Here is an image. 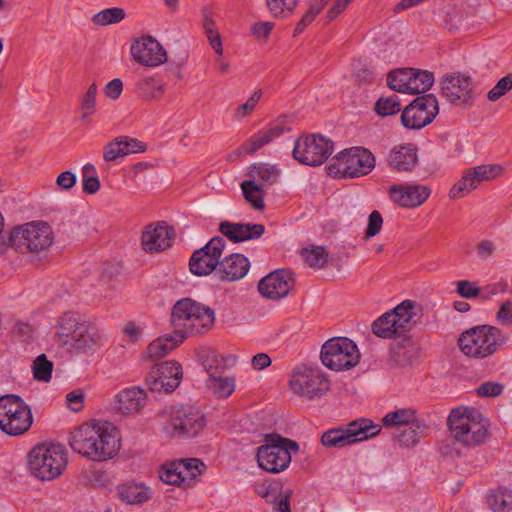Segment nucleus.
Masks as SVG:
<instances>
[{
	"instance_id": "1",
	"label": "nucleus",
	"mask_w": 512,
	"mask_h": 512,
	"mask_svg": "<svg viewBox=\"0 0 512 512\" xmlns=\"http://www.w3.org/2000/svg\"><path fill=\"white\" fill-rule=\"evenodd\" d=\"M72 450L91 461L112 459L120 450L118 429L110 422L92 420L76 427L70 434Z\"/></svg>"
},
{
	"instance_id": "2",
	"label": "nucleus",
	"mask_w": 512,
	"mask_h": 512,
	"mask_svg": "<svg viewBox=\"0 0 512 512\" xmlns=\"http://www.w3.org/2000/svg\"><path fill=\"white\" fill-rule=\"evenodd\" d=\"M57 341L70 352L92 355L105 342L99 326L74 312L63 313L56 324Z\"/></svg>"
},
{
	"instance_id": "3",
	"label": "nucleus",
	"mask_w": 512,
	"mask_h": 512,
	"mask_svg": "<svg viewBox=\"0 0 512 512\" xmlns=\"http://www.w3.org/2000/svg\"><path fill=\"white\" fill-rule=\"evenodd\" d=\"M447 425L453 438L465 447L479 446L488 435V424L483 414L475 408L452 409L447 419Z\"/></svg>"
},
{
	"instance_id": "4",
	"label": "nucleus",
	"mask_w": 512,
	"mask_h": 512,
	"mask_svg": "<svg viewBox=\"0 0 512 512\" xmlns=\"http://www.w3.org/2000/svg\"><path fill=\"white\" fill-rule=\"evenodd\" d=\"M507 339L508 336L500 328L482 324L463 331L458 339V346L467 357L485 359L495 354Z\"/></svg>"
},
{
	"instance_id": "5",
	"label": "nucleus",
	"mask_w": 512,
	"mask_h": 512,
	"mask_svg": "<svg viewBox=\"0 0 512 512\" xmlns=\"http://www.w3.org/2000/svg\"><path fill=\"white\" fill-rule=\"evenodd\" d=\"M162 415L168 416L163 429L172 438H196L207 425L206 415L194 405H170Z\"/></svg>"
},
{
	"instance_id": "6",
	"label": "nucleus",
	"mask_w": 512,
	"mask_h": 512,
	"mask_svg": "<svg viewBox=\"0 0 512 512\" xmlns=\"http://www.w3.org/2000/svg\"><path fill=\"white\" fill-rule=\"evenodd\" d=\"M299 451V444L276 433L265 435V444L257 448L258 466L272 474L284 471L291 463V453Z\"/></svg>"
},
{
	"instance_id": "7",
	"label": "nucleus",
	"mask_w": 512,
	"mask_h": 512,
	"mask_svg": "<svg viewBox=\"0 0 512 512\" xmlns=\"http://www.w3.org/2000/svg\"><path fill=\"white\" fill-rule=\"evenodd\" d=\"M66 466L65 449L58 444H38L28 454L29 471L41 481L59 477Z\"/></svg>"
},
{
	"instance_id": "8",
	"label": "nucleus",
	"mask_w": 512,
	"mask_h": 512,
	"mask_svg": "<svg viewBox=\"0 0 512 512\" xmlns=\"http://www.w3.org/2000/svg\"><path fill=\"white\" fill-rule=\"evenodd\" d=\"M8 240L20 253L40 254L53 245L54 232L47 222L32 221L15 227Z\"/></svg>"
},
{
	"instance_id": "9",
	"label": "nucleus",
	"mask_w": 512,
	"mask_h": 512,
	"mask_svg": "<svg viewBox=\"0 0 512 512\" xmlns=\"http://www.w3.org/2000/svg\"><path fill=\"white\" fill-rule=\"evenodd\" d=\"M415 307L414 301L404 300L377 318L372 323V332L384 339H398L408 334L415 324L413 321Z\"/></svg>"
},
{
	"instance_id": "10",
	"label": "nucleus",
	"mask_w": 512,
	"mask_h": 512,
	"mask_svg": "<svg viewBox=\"0 0 512 512\" xmlns=\"http://www.w3.org/2000/svg\"><path fill=\"white\" fill-rule=\"evenodd\" d=\"M382 427L372 420L361 418L351 421L346 426L331 428L324 431L320 443L328 449L344 448L378 435Z\"/></svg>"
},
{
	"instance_id": "11",
	"label": "nucleus",
	"mask_w": 512,
	"mask_h": 512,
	"mask_svg": "<svg viewBox=\"0 0 512 512\" xmlns=\"http://www.w3.org/2000/svg\"><path fill=\"white\" fill-rule=\"evenodd\" d=\"M30 406L19 396L7 394L0 397V429L10 436H20L32 426Z\"/></svg>"
},
{
	"instance_id": "12",
	"label": "nucleus",
	"mask_w": 512,
	"mask_h": 512,
	"mask_svg": "<svg viewBox=\"0 0 512 512\" xmlns=\"http://www.w3.org/2000/svg\"><path fill=\"white\" fill-rule=\"evenodd\" d=\"M335 158L338 163H331L327 166L328 174L335 176L341 174L342 178H359L368 175L376 164L373 153L361 146L346 148Z\"/></svg>"
},
{
	"instance_id": "13",
	"label": "nucleus",
	"mask_w": 512,
	"mask_h": 512,
	"mask_svg": "<svg viewBox=\"0 0 512 512\" xmlns=\"http://www.w3.org/2000/svg\"><path fill=\"white\" fill-rule=\"evenodd\" d=\"M215 322V313L212 308L204 304L194 309L189 321L184 323L183 329H177L176 332L165 333L162 335V358L178 347L190 336L202 335L210 331Z\"/></svg>"
},
{
	"instance_id": "14",
	"label": "nucleus",
	"mask_w": 512,
	"mask_h": 512,
	"mask_svg": "<svg viewBox=\"0 0 512 512\" xmlns=\"http://www.w3.org/2000/svg\"><path fill=\"white\" fill-rule=\"evenodd\" d=\"M322 364L335 371L349 370L359 363L357 345L347 337H334L327 340L320 353Z\"/></svg>"
},
{
	"instance_id": "15",
	"label": "nucleus",
	"mask_w": 512,
	"mask_h": 512,
	"mask_svg": "<svg viewBox=\"0 0 512 512\" xmlns=\"http://www.w3.org/2000/svg\"><path fill=\"white\" fill-rule=\"evenodd\" d=\"M333 146V141L321 134L305 135L295 141L292 156L301 164L319 166L332 154Z\"/></svg>"
},
{
	"instance_id": "16",
	"label": "nucleus",
	"mask_w": 512,
	"mask_h": 512,
	"mask_svg": "<svg viewBox=\"0 0 512 512\" xmlns=\"http://www.w3.org/2000/svg\"><path fill=\"white\" fill-rule=\"evenodd\" d=\"M439 113L438 99L427 93L417 96L401 113L402 125L411 130H419L432 123Z\"/></svg>"
},
{
	"instance_id": "17",
	"label": "nucleus",
	"mask_w": 512,
	"mask_h": 512,
	"mask_svg": "<svg viewBox=\"0 0 512 512\" xmlns=\"http://www.w3.org/2000/svg\"><path fill=\"white\" fill-rule=\"evenodd\" d=\"M290 387L294 393L315 399L327 393L330 381L319 368L303 365L293 373Z\"/></svg>"
},
{
	"instance_id": "18",
	"label": "nucleus",
	"mask_w": 512,
	"mask_h": 512,
	"mask_svg": "<svg viewBox=\"0 0 512 512\" xmlns=\"http://www.w3.org/2000/svg\"><path fill=\"white\" fill-rule=\"evenodd\" d=\"M226 246L221 236L212 237L203 247L195 250L189 260V269L196 276H206L211 273L215 276L219 259Z\"/></svg>"
},
{
	"instance_id": "19",
	"label": "nucleus",
	"mask_w": 512,
	"mask_h": 512,
	"mask_svg": "<svg viewBox=\"0 0 512 512\" xmlns=\"http://www.w3.org/2000/svg\"><path fill=\"white\" fill-rule=\"evenodd\" d=\"M206 470L204 462L198 458H186L162 464V482L169 485H184L194 480Z\"/></svg>"
},
{
	"instance_id": "20",
	"label": "nucleus",
	"mask_w": 512,
	"mask_h": 512,
	"mask_svg": "<svg viewBox=\"0 0 512 512\" xmlns=\"http://www.w3.org/2000/svg\"><path fill=\"white\" fill-rule=\"evenodd\" d=\"M441 90L452 105H473L472 79L468 75L458 72L445 75L441 81Z\"/></svg>"
},
{
	"instance_id": "21",
	"label": "nucleus",
	"mask_w": 512,
	"mask_h": 512,
	"mask_svg": "<svg viewBox=\"0 0 512 512\" xmlns=\"http://www.w3.org/2000/svg\"><path fill=\"white\" fill-rule=\"evenodd\" d=\"M503 169L498 164L479 165L468 169L450 189L449 197L459 199L475 189L479 182L499 176Z\"/></svg>"
},
{
	"instance_id": "22",
	"label": "nucleus",
	"mask_w": 512,
	"mask_h": 512,
	"mask_svg": "<svg viewBox=\"0 0 512 512\" xmlns=\"http://www.w3.org/2000/svg\"><path fill=\"white\" fill-rule=\"evenodd\" d=\"M294 285V273L289 269H278L259 281L258 291L267 299L279 300L286 297Z\"/></svg>"
},
{
	"instance_id": "23",
	"label": "nucleus",
	"mask_w": 512,
	"mask_h": 512,
	"mask_svg": "<svg viewBox=\"0 0 512 512\" xmlns=\"http://www.w3.org/2000/svg\"><path fill=\"white\" fill-rule=\"evenodd\" d=\"M290 131L291 127L289 122L286 117L281 116L243 142L239 146L238 152L239 154L252 155L265 145Z\"/></svg>"
},
{
	"instance_id": "24",
	"label": "nucleus",
	"mask_w": 512,
	"mask_h": 512,
	"mask_svg": "<svg viewBox=\"0 0 512 512\" xmlns=\"http://www.w3.org/2000/svg\"><path fill=\"white\" fill-rule=\"evenodd\" d=\"M391 201L403 208H415L422 205L430 196L429 187L419 184H394L389 188Z\"/></svg>"
},
{
	"instance_id": "25",
	"label": "nucleus",
	"mask_w": 512,
	"mask_h": 512,
	"mask_svg": "<svg viewBox=\"0 0 512 512\" xmlns=\"http://www.w3.org/2000/svg\"><path fill=\"white\" fill-rule=\"evenodd\" d=\"M219 232L232 243H241L260 238L265 232V226L259 223H234L221 221Z\"/></svg>"
},
{
	"instance_id": "26",
	"label": "nucleus",
	"mask_w": 512,
	"mask_h": 512,
	"mask_svg": "<svg viewBox=\"0 0 512 512\" xmlns=\"http://www.w3.org/2000/svg\"><path fill=\"white\" fill-rule=\"evenodd\" d=\"M130 54L138 64H160V42L150 35L134 37L130 44Z\"/></svg>"
},
{
	"instance_id": "27",
	"label": "nucleus",
	"mask_w": 512,
	"mask_h": 512,
	"mask_svg": "<svg viewBox=\"0 0 512 512\" xmlns=\"http://www.w3.org/2000/svg\"><path fill=\"white\" fill-rule=\"evenodd\" d=\"M250 268L249 259L240 253H233L219 260L215 278L219 281H236L242 279Z\"/></svg>"
},
{
	"instance_id": "28",
	"label": "nucleus",
	"mask_w": 512,
	"mask_h": 512,
	"mask_svg": "<svg viewBox=\"0 0 512 512\" xmlns=\"http://www.w3.org/2000/svg\"><path fill=\"white\" fill-rule=\"evenodd\" d=\"M117 408L124 415H135L147 405V392L139 386L121 390L117 396Z\"/></svg>"
},
{
	"instance_id": "29",
	"label": "nucleus",
	"mask_w": 512,
	"mask_h": 512,
	"mask_svg": "<svg viewBox=\"0 0 512 512\" xmlns=\"http://www.w3.org/2000/svg\"><path fill=\"white\" fill-rule=\"evenodd\" d=\"M418 358V348L411 336L405 334L390 348L389 363L392 366L412 365Z\"/></svg>"
},
{
	"instance_id": "30",
	"label": "nucleus",
	"mask_w": 512,
	"mask_h": 512,
	"mask_svg": "<svg viewBox=\"0 0 512 512\" xmlns=\"http://www.w3.org/2000/svg\"><path fill=\"white\" fill-rule=\"evenodd\" d=\"M417 162V147L413 144L395 146L388 157L389 166L397 171H412Z\"/></svg>"
},
{
	"instance_id": "31",
	"label": "nucleus",
	"mask_w": 512,
	"mask_h": 512,
	"mask_svg": "<svg viewBox=\"0 0 512 512\" xmlns=\"http://www.w3.org/2000/svg\"><path fill=\"white\" fill-rule=\"evenodd\" d=\"M142 360L151 362V370L146 376V385L149 390L154 392L159 390L158 382L160 380V337L154 339L142 353Z\"/></svg>"
},
{
	"instance_id": "32",
	"label": "nucleus",
	"mask_w": 512,
	"mask_h": 512,
	"mask_svg": "<svg viewBox=\"0 0 512 512\" xmlns=\"http://www.w3.org/2000/svg\"><path fill=\"white\" fill-rule=\"evenodd\" d=\"M282 483L275 481L266 487L261 496L267 503L274 504L272 512H291L290 500L293 495L291 489L282 490Z\"/></svg>"
},
{
	"instance_id": "33",
	"label": "nucleus",
	"mask_w": 512,
	"mask_h": 512,
	"mask_svg": "<svg viewBox=\"0 0 512 512\" xmlns=\"http://www.w3.org/2000/svg\"><path fill=\"white\" fill-rule=\"evenodd\" d=\"M183 379V369L176 360L162 361V390L166 393L175 391Z\"/></svg>"
},
{
	"instance_id": "34",
	"label": "nucleus",
	"mask_w": 512,
	"mask_h": 512,
	"mask_svg": "<svg viewBox=\"0 0 512 512\" xmlns=\"http://www.w3.org/2000/svg\"><path fill=\"white\" fill-rule=\"evenodd\" d=\"M197 358L211 378L214 375L223 374L227 364L226 359L216 350L205 348L197 352Z\"/></svg>"
},
{
	"instance_id": "35",
	"label": "nucleus",
	"mask_w": 512,
	"mask_h": 512,
	"mask_svg": "<svg viewBox=\"0 0 512 512\" xmlns=\"http://www.w3.org/2000/svg\"><path fill=\"white\" fill-rule=\"evenodd\" d=\"M198 305V302L190 298H183L175 303L170 316V325L174 328L173 332L184 328V323L189 321Z\"/></svg>"
},
{
	"instance_id": "36",
	"label": "nucleus",
	"mask_w": 512,
	"mask_h": 512,
	"mask_svg": "<svg viewBox=\"0 0 512 512\" xmlns=\"http://www.w3.org/2000/svg\"><path fill=\"white\" fill-rule=\"evenodd\" d=\"M413 69L411 66H401L390 71L387 76L388 86L394 91L410 94L411 85L415 83L412 80Z\"/></svg>"
},
{
	"instance_id": "37",
	"label": "nucleus",
	"mask_w": 512,
	"mask_h": 512,
	"mask_svg": "<svg viewBox=\"0 0 512 512\" xmlns=\"http://www.w3.org/2000/svg\"><path fill=\"white\" fill-rule=\"evenodd\" d=\"M117 494L127 504L143 503L149 499V489L142 483H123L117 487Z\"/></svg>"
},
{
	"instance_id": "38",
	"label": "nucleus",
	"mask_w": 512,
	"mask_h": 512,
	"mask_svg": "<svg viewBox=\"0 0 512 512\" xmlns=\"http://www.w3.org/2000/svg\"><path fill=\"white\" fill-rule=\"evenodd\" d=\"M404 428L396 435V439L400 446L405 448L414 447L424 437L427 426L420 422L415 421Z\"/></svg>"
},
{
	"instance_id": "39",
	"label": "nucleus",
	"mask_w": 512,
	"mask_h": 512,
	"mask_svg": "<svg viewBox=\"0 0 512 512\" xmlns=\"http://www.w3.org/2000/svg\"><path fill=\"white\" fill-rule=\"evenodd\" d=\"M244 199L255 210H263L265 208L264 195L265 191L262 184H258L255 180H244L240 184Z\"/></svg>"
},
{
	"instance_id": "40",
	"label": "nucleus",
	"mask_w": 512,
	"mask_h": 512,
	"mask_svg": "<svg viewBox=\"0 0 512 512\" xmlns=\"http://www.w3.org/2000/svg\"><path fill=\"white\" fill-rule=\"evenodd\" d=\"M487 503L493 512H511L512 491L506 487L492 490L488 495Z\"/></svg>"
},
{
	"instance_id": "41",
	"label": "nucleus",
	"mask_w": 512,
	"mask_h": 512,
	"mask_svg": "<svg viewBox=\"0 0 512 512\" xmlns=\"http://www.w3.org/2000/svg\"><path fill=\"white\" fill-rule=\"evenodd\" d=\"M417 421L416 411L412 408H401L386 414L382 423L385 427L407 426Z\"/></svg>"
},
{
	"instance_id": "42",
	"label": "nucleus",
	"mask_w": 512,
	"mask_h": 512,
	"mask_svg": "<svg viewBox=\"0 0 512 512\" xmlns=\"http://www.w3.org/2000/svg\"><path fill=\"white\" fill-rule=\"evenodd\" d=\"M160 221L152 222L145 226L142 237L141 245L147 253H157L160 251Z\"/></svg>"
},
{
	"instance_id": "43",
	"label": "nucleus",
	"mask_w": 512,
	"mask_h": 512,
	"mask_svg": "<svg viewBox=\"0 0 512 512\" xmlns=\"http://www.w3.org/2000/svg\"><path fill=\"white\" fill-rule=\"evenodd\" d=\"M126 17V12L121 7H110L95 13L91 22L96 26H108L118 24Z\"/></svg>"
},
{
	"instance_id": "44",
	"label": "nucleus",
	"mask_w": 512,
	"mask_h": 512,
	"mask_svg": "<svg viewBox=\"0 0 512 512\" xmlns=\"http://www.w3.org/2000/svg\"><path fill=\"white\" fill-rule=\"evenodd\" d=\"M280 175V171L273 165L268 164H253L248 172V176L258 178L262 185H273L277 182Z\"/></svg>"
},
{
	"instance_id": "45",
	"label": "nucleus",
	"mask_w": 512,
	"mask_h": 512,
	"mask_svg": "<svg viewBox=\"0 0 512 512\" xmlns=\"http://www.w3.org/2000/svg\"><path fill=\"white\" fill-rule=\"evenodd\" d=\"M207 386L218 398H227L235 390V378L223 377L222 374L214 375L208 379Z\"/></svg>"
},
{
	"instance_id": "46",
	"label": "nucleus",
	"mask_w": 512,
	"mask_h": 512,
	"mask_svg": "<svg viewBox=\"0 0 512 512\" xmlns=\"http://www.w3.org/2000/svg\"><path fill=\"white\" fill-rule=\"evenodd\" d=\"M302 256L311 268H323L327 262L329 254L323 246H312L311 248H303Z\"/></svg>"
},
{
	"instance_id": "47",
	"label": "nucleus",
	"mask_w": 512,
	"mask_h": 512,
	"mask_svg": "<svg viewBox=\"0 0 512 512\" xmlns=\"http://www.w3.org/2000/svg\"><path fill=\"white\" fill-rule=\"evenodd\" d=\"M412 80L415 83L411 85L410 94H420L429 90L434 83V75L432 72L421 69H413Z\"/></svg>"
},
{
	"instance_id": "48",
	"label": "nucleus",
	"mask_w": 512,
	"mask_h": 512,
	"mask_svg": "<svg viewBox=\"0 0 512 512\" xmlns=\"http://www.w3.org/2000/svg\"><path fill=\"white\" fill-rule=\"evenodd\" d=\"M32 370L35 380L49 382L52 378L53 363L47 359L45 354H41L33 361Z\"/></svg>"
},
{
	"instance_id": "49",
	"label": "nucleus",
	"mask_w": 512,
	"mask_h": 512,
	"mask_svg": "<svg viewBox=\"0 0 512 512\" xmlns=\"http://www.w3.org/2000/svg\"><path fill=\"white\" fill-rule=\"evenodd\" d=\"M375 112L381 117L395 115L401 111V104L396 95L380 97L375 103Z\"/></svg>"
},
{
	"instance_id": "50",
	"label": "nucleus",
	"mask_w": 512,
	"mask_h": 512,
	"mask_svg": "<svg viewBox=\"0 0 512 512\" xmlns=\"http://www.w3.org/2000/svg\"><path fill=\"white\" fill-rule=\"evenodd\" d=\"M326 2L324 0H315L311 3L308 11L302 16L300 21L297 23L294 35L302 33L307 26H309L316 18V16L323 10Z\"/></svg>"
},
{
	"instance_id": "51",
	"label": "nucleus",
	"mask_w": 512,
	"mask_h": 512,
	"mask_svg": "<svg viewBox=\"0 0 512 512\" xmlns=\"http://www.w3.org/2000/svg\"><path fill=\"white\" fill-rule=\"evenodd\" d=\"M125 157L121 141L118 137L108 142L103 148V159L108 163L120 164Z\"/></svg>"
},
{
	"instance_id": "52",
	"label": "nucleus",
	"mask_w": 512,
	"mask_h": 512,
	"mask_svg": "<svg viewBox=\"0 0 512 512\" xmlns=\"http://www.w3.org/2000/svg\"><path fill=\"white\" fill-rule=\"evenodd\" d=\"M299 0H266L267 8L273 17H282L294 11Z\"/></svg>"
},
{
	"instance_id": "53",
	"label": "nucleus",
	"mask_w": 512,
	"mask_h": 512,
	"mask_svg": "<svg viewBox=\"0 0 512 512\" xmlns=\"http://www.w3.org/2000/svg\"><path fill=\"white\" fill-rule=\"evenodd\" d=\"M203 28L213 50L217 54H222V41L220 34L216 29L215 22L210 17L205 16L203 20Z\"/></svg>"
},
{
	"instance_id": "54",
	"label": "nucleus",
	"mask_w": 512,
	"mask_h": 512,
	"mask_svg": "<svg viewBox=\"0 0 512 512\" xmlns=\"http://www.w3.org/2000/svg\"><path fill=\"white\" fill-rule=\"evenodd\" d=\"M512 89V74L502 77L487 93L489 101L495 102Z\"/></svg>"
},
{
	"instance_id": "55",
	"label": "nucleus",
	"mask_w": 512,
	"mask_h": 512,
	"mask_svg": "<svg viewBox=\"0 0 512 512\" xmlns=\"http://www.w3.org/2000/svg\"><path fill=\"white\" fill-rule=\"evenodd\" d=\"M118 139L121 141V146L124 150L125 157L130 154L143 153L147 150V145L137 138L121 135L118 136Z\"/></svg>"
},
{
	"instance_id": "56",
	"label": "nucleus",
	"mask_w": 512,
	"mask_h": 512,
	"mask_svg": "<svg viewBox=\"0 0 512 512\" xmlns=\"http://www.w3.org/2000/svg\"><path fill=\"white\" fill-rule=\"evenodd\" d=\"M138 90L144 98L154 97L155 92L160 90L159 79L153 76L144 77L138 83Z\"/></svg>"
},
{
	"instance_id": "57",
	"label": "nucleus",
	"mask_w": 512,
	"mask_h": 512,
	"mask_svg": "<svg viewBox=\"0 0 512 512\" xmlns=\"http://www.w3.org/2000/svg\"><path fill=\"white\" fill-rule=\"evenodd\" d=\"M456 292L465 299H473L479 296L480 288L476 283L469 280H460L456 282Z\"/></svg>"
},
{
	"instance_id": "58",
	"label": "nucleus",
	"mask_w": 512,
	"mask_h": 512,
	"mask_svg": "<svg viewBox=\"0 0 512 512\" xmlns=\"http://www.w3.org/2000/svg\"><path fill=\"white\" fill-rule=\"evenodd\" d=\"M504 391V386L499 382L487 381L482 383L476 390L479 397H497Z\"/></svg>"
},
{
	"instance_id": "59",
	"label": "nucleus",
	"mask_w": 512,
	"mask_h": 512,
	"mask_svg": "<svg viewBox=\"0 0 512 512\" xmlns=\"http://www.w3.org/2000/svg\"><path fill=\"white\" fill-rule=\"evenodd\" d=\"M261 95H262L261 89L254 91L252 96L245 103L239 105L236 108L235 116L237 118H243V117L247 116L249 113H251L255 109L257 103L259 102Z\"/></svg>"
},
{
	"instance_id": "60",
	"label": "nucleus",
	"mask_w": 512,
	"mask_h": 512,
	"mask_svg": "<svg viewBox=\"0 0 512 512\" xmlns=\"http://www.w3.org/2000/svg\"><path fill=\"white\" fill-rule=\"evenodd\" d=\"M382 224L383 218L380 212L377 210L372 211L368 217V226L365 231V237L371 238L376 236L380 232Z\"/></svg>"
},
{
	"instance_id": "61",
	"label": "nucleus",
	"mask_w": 512,
	"mask_h": 512,
	"mask_svg": "<svg viewBox=\"0 0 512 512\" xmlns=\"http://www.w3.org/2000/svg\"><path fill=\"white\" fill-rule=\"evenodd\" d=\"M96 97L83 95L81 99V121L88 123L90 116L95 113Z\"/></svg>"
},
{
	"instance_id": "62",
	"label": "nucleus",
	"mask_w": 512,
	"mask_h": 512,
	"mask_svg": "<svg viewBox=\"0 0 512 512\" xmlns=\"http://www.w3.org/2000/svg\"><path fill=\"white\" fill-rule=\"evenodd\" d=\"M76 181L77 177L75 173L71 171H64L57 176L56 185L59 189L68 191L75 186Z\"/></svg>"
},
{
	"instance_id": "63",
	"label": "nucleus",
	"mask_w": 512,
	"mask_h": 512,
	"mask_svg": "<svg viewBox=\"0 0 512 512\" xmlns=\"http://www.w3.org/2000/svg\"><path fill=\"white\" fill-rule=\"evenodd\" d=\"M355 80L359 84H370L375 79V73L372 66H361L354 73Z\"/></svg>"
},
{
	"instance_id": "64",
	"label": "nucleus",
	"mask_w": 512,
	"mask_h": 512,
	"mask_svg": "<svg viewBox=\"0 0 512 512\" xmlns=\"http://www.w3.org/2000/svg\"><path fill=\"white\" fill-rule=\"evenodd\" d=\"M497 319L506 326L512 325V302H504L497 312Z\"/></svg>"
}]
</instances>
